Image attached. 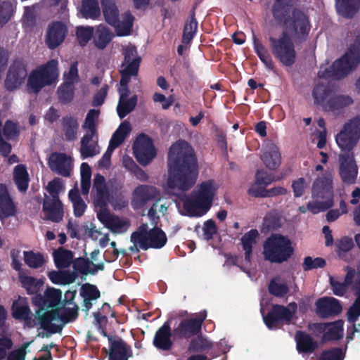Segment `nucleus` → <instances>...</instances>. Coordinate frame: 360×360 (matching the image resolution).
<instances>
[{"label": "nucleus", "instance_id": "1", "mask_svg": "<svg viewBox=\"0 0 360 360\" xmlns=\"http://www.w3.org/2000/svg\"><path fill=\"white\" fill-rule=\"evenodd\" d=\"M197 177V160L193 148L186 141H177L169 151L166 189L168 193L176 195L177 191H186L193 186Z\"/></svg>", "mask_w": 360, "mask_h": 360}, {"label": "nucleus", "instance_id": "2", "mask_svg": "<svg viewBox=\"0 0 360 360\" xmlns=\"http://www.w3.org/2000/svg\"><path fill=\"white\" fill-rule=\"evenodd\" d=\"M359 60L360 36L356 38L349 51L342 58L335 61L329 68L321 67L318 73L319 78L316 81L311 94L314 104L327 110L334 91L321 79H340L349 73Z\"/></svg>", "mask_w": 360, "mask_h": 360}, {"label": "nucleus", "instance_id": "3", "mask_svg": "<svg viewBox=\"0 0 360 360\" xmlns=\"http://www.w3.org/2000/svg\"><path fill=\"white\" fill-rule=\"evenodd\" d=\"M310 30L309 20L300 11H294L284 20L281 36L276 39L270 38L273 54L285 65H292L295 60V43L304 41Z\"/></svg>", "mask_w": 360, "mask_h": 360}, {"label": "nucleus", "instance_id": "4", "mask_svg": "<svg viewBox=\"0 0 360 360\" xmlns=\"http://www.w3.org/2000/svg\"><path fill=\"white\" fill-rule=\"evenodd\" d=\"M167 210L165 204L162 203V200L158 198L148 213L151 224L154 227L150 228L148 224H143L131 234V242L134 244V246L130 248L131 251L139 249L161 248L166 244L167 238L165 233L155 226L160 216L165 215Z\"/></svg>", "mask_w": 360, "mask_h": 360}, {"label": "nucleus", "instance_id": "5", "mask_svg": "<svg viewBox=\"0 0 360 360\" xmlns=\"http://www.w3.org/2000/svg\"><path fill=\"white\" fill-rule=\"evenodd\" d=\"M217 188V184L212 180L202 182L184 200L183 213L194 217L205 214L212 207Z\"/></svg>", "mask_w": 360, "mask_h": 360}, {"label": "nucleus", "instance_id": "6", "mask_svg": "<svg viewBox=\"0 0 360 360\" xmlns=\"http://www.w3.org/2000/svg\"><path fill=\"white\" fill-rule=\"evenodd\" d=\"M312 200L307 203L308 211L318 214L330 207L333 204V186L330 176L317 178L312 186Z\"/></svg>", "mask_w": 360, "mask_h": 360}, {"label": "nucleus", "instance_id": "7", "mask_svg": "<svg viewBox=\"0 0 360 360\" xmlns=\"http://www.w3.org/2000/svg\"><path fill=\"white\" fill-rule=\"evenodd\" d=\"M58 76V61L51 60L30 73L27 82V89L38 93L43 87L56 84Z\"/></svg>", "mask_w": 360, "mask_h": 360}, {"label": "nucleus", "instance_id": "8", "mask_svg": "<svg viewBox=\"0 0 360 360\" xmlns=\"http://www.w3.org/2000/svg\"><path fill=\"white\" fill-rule=\"evenodd\" d=\"M292 252L290 240L281 235H272L264 244V257L272 262L286 261Z\"/></svg>", "mask_w": 360, "mask_h": 360}, {"label": "nucleus", "instance_id": "9", "mask_svg": "<svg viewBox=\"0 0 360 360\" xmlns=\"http://www.w3.org/2000/svg\"><path fill=\"white\" fill-rule=\"evenodd\" d=\"M72 307L52 309L46 313L41 321V327L46 329H59L66 323L74 320L77 316V305L69 303Z\"/></svg>", "mask_w": 360, "mask_h": 360}, {"label": "nucleus", "instance_id": "10", "mask_svg": "<svg viewBox=\"0 0 360 360\" xmlns=\"http://www.w3.org/2000/svg\"><path fill=\"white\" fill-rule=\"evenodd\" d=\"M118 186L116 183L114 185L112 181L110 180L106 182L102 175L96 174L94 179L92 188L94 205L99 207L100 209L104 208L105 205L109 202L110 193H112L114 190H117Z\"/></svg>", "mask_w": 360, "mask_h": 360}, {"label": "nucleus", "instance_id": "11", "mask_svg": "<svg viewBox=\"0 0 360 360\" xmlns=\"http://www.w3.org/2000/svg\"><path fill=\"white\" fill-rule=\"evenodd\" d=\"M12 315L15 319L23 321L26 326L32 328L38 324L41 326V321L46 313L41 314V316L32 314L26 299L19 297L13 304Z\"/></svg>", "mask_w": 360, "mask_h": 360}, {"label": "nucleus", "instance_id": "12", "mask_svg": "<svg viewBox=\"0 0 360 360\" xmlns=\"http://www.w3.org/2000/svg\"><path fill=\"white\" fill-rule=\"evenodd\" d=\"M296 311L297 304L295 302L290 303L287 307L275 305L271 312L264 316V321L269 329H274L278 327L280 322L292 320Z\"/></svg>", "mask_w": 360, "mask_h": 360}, {"label": "nucleus", "instance_id": "13", "mask_svg": "<svg viewBox=\"0 0 360 360\" xmlns=\"http://www.w3.org/2000/svg\"><path fill=\"white\" fill-rule=\"evenodd\" d=\"M97 218L105 228L115 234H122L130 227V221L127 218L112 214L105 208L97 211Z\"/></svg>", "mask_w": 360, "mask_h": 360}, {"label": "nucleus", "instance_id": "14", "mask_svg": "<svg viewBox=\"0 0 360 360\" xmlns=\"http://www.w3.org/2000/svg\"><path fill=\"white\" fill-rule=\"evenodd\" d=\"M131 130L129 122L124 121L121 123L117 129L112 134L109 146L106 152L99 161V166L102 168H108L110 165V158L113 150L117 148L129 136Z\"/></svg>", "mask_w": 360, "mask_h": 360}, {"label": "nucleus", "instance_id": "15", "mask_svg": "<svg viewBox=\"0 0 360 360\" xmlns=\"http://www.w3.org/2000/svg\"><path fill=\"white\" fill-rule=\"evenodd\" d=\"M50 169L64 177L71 176L74 168V160L72 156L63 153H53L48 158Z\"/></svg>", "mask_w": 360, "mask_h": 360}, {"label": "nucleus", "instance_id": "16", "mask_svg": "<svg viewBox=\"0 0 360 360\" xmlns=\"http://www.w3.org/2000/svg\"><path fill=\"white\" fill-rule=\"evenodd\" d=\"M133 149L137 161L143 165L150 162L156 155L152 140L144 134L138 136Z\"/></svg>", "mask_w": 360, "mask_h": 360}, {"label": "nucleus", "instance_id": "17", "mask_svg": "<svg viewBox=\"0 0 360 360\" xmlns=\"http://www.w3.org/2000/svg\"><path fill=\"white\" fill-rule=\"evenodd\" d=\"M206 312L202 311L191 318L181 320L179 325L175 327V333L185 338H189L198 334L201 329L202 323L206 318Z\"/></svg>", "mask_w": 360, "mask_h": 360}, {"label": "nucleus", "instance_id": "18", "mask_svg": "<svg viewBox=\"0 0 360 360\" xmlns=\"http://www.w3.org/2000/svg\"><path fill=\"white\" fill-rule=\"evenodd\" d=\"M27 75L26 66L20 60H15L10 66L4 82L5 87L13 91L20 87Z\"/></svg>", "mask_w": 360, "mask_h": 360}, {"label": "nucleus", "instance_id": "19", "mask_svg": "<svg viewBox=\"0 0 360 360\" xmlns=\"http://www.w3.org/2000/svg\"><path fill=\"white\" fill-rule=\"evenodd\" d=\"M339 174L343 182L352 184L358 175V167L353 153L339 155Z\"/></svg>", "mask_w": 360, "mask_h": 360}, {"label": "nucleus", "instance_id": "20", "mask_svg": "<svg viewBox=\"0 0 360 360\" xmlns=\"http://www.w3.org/2000/svg\"><path fill=\"white\" fill-rule=\"evenodd\" d=\"M129 81L130 80H126L125 77L121 79L120 86L118 87L120 99L117 106V111L120 118H123L130 113L134 109L137 103L136 96H133L129 98H128L129 91L127 84Z\"/></svg>", "mask_w": 360, "mask_h": 360}, {"label": "nucleus", "instance_id": "21", "mask_svg": "<svg viewBox=\"0 0 360 360\" xmlns=\"http://www.w3.org/2000/svg\"><path fill=\"white\" fill-rule=\"evenodd\" d=\"M124 60L122 63L121 74L122 78L130 80L131 77H136L139 70L140 58L136 55V48L128 45L124 49Z\"/></svg>", "mask_w": 360, "mask_h": 360}, {"label": "nucleus", "instance_id": "22", "mask_svg": "<svg viewBox=\"0 0 360 360\" xmlns=\"http://www.w3.org/2000/svg\"><path fill=\"white\" fill-rule=\"evenodd\" d=\"M62 296V292L60 290L55 288H50L46 290L44 296L37 295L34 297V303L39 307V309L37 311V314L41 316V314H45L49 310L44 311L45 309H48L50 307L56 306Z\"/></svg>", "mask_w": 360, "mask_h": 360}, {"label": "nucleus", "instance_id": "23", "mask_svg": "<svg viewBox=\"0 0 360 360\" xmlns=\"http://www.w3.org/2000/svg\"><path fill=\"white\" fill-rule=\"evenodd\" d=\"M315 307L316 314L321 318L337 315L342 310L338 300L332 297H324L317 300Z\"/></svg>", "mask_w": 360, "mask_h": 360}, {"label": "nucleus", "instance_id": "24", "mask_svg": "<svg viewBox=\"0 0 360 360\" xmlns=\"http://www.w3.org/2000/svg\"><path fill=\"white\" fill-rule=\"evenodd\" d=\"M159 193L153 187L146 185H140L133 191L131 204L136 209L143 207L149 200L158 198Z\"/></svg>", "mask_w": 360, "mask_h": 360}, {"label": "nucleus", "instance_id": "25", "mask_svg": "<svg viewBox=\"0 0 360 360\" xmlns=\"http://www.w3.org/2000/svg\"><path fill=\"white\" fill-rule=\"evenodd\" d=\"M68 33L66 25L61 22L51 23L47 30L46 41L50 49H55L65 39Z\"/></svg>", "mask_w": 360, "mask_h": 360}, {"label": "nucleus", "instance_id": "26", "mask_svg": "<svg viewBox=\"0 0 360 360\" xmlns=\"http://www.w3.org/2000/svg\"><path fill=\"white\" fill-rule=\"evenodd\" d=\"M262 159L266 167L270 169H275L279 167L281 162V155L278 147L272 142H267Z\"/></svg>", "mask_w": 360, "mask_h": 360}, {"label": "nucleus", "instance_id": "27", "mask_svg": "<svg viewBox=\"0 0 360 360\" xmlns=\"http://www.w3.org/2000/svg\"><path fill=\"white\" fill-rule=\"evenodd\" d=\"M357 276L360 277V273H356L352 269H348L344 283H340L333 276H330V283L333 293L338 296H342L348 287H350L352 290V285L358 286L356 279Z\"/></svg>", "mask_w": 360, "mask_h": 360}, {"label": "nucleus", "instance_id": "28", "mask_svg": "<svg viewBox=\"0 0 360 360\" xmlns=\"http://www.w3.org/2000/svg\"><path fill=\"white\" fill-rule=\"evenodd\" d=\"M16 212L15 205L11 200L6 187L0 184V220L4 221L14 216Z\"/></svg>", "mask_w": 360, "mask_h": 360}, {"label": "nucleus", "instance_id": "29", "mask_svg": "<svg viewBox=\"0 0 360 360\" xmlns=\"http://www.w3.org/2000/svg\"><path fill=\"white\" fill-rule=\"evenodd\" d=\"M45 217L55 222L62 220L63 210L62 203L58 198H46L43 205Z\"/></svg>", "mask_w": 360, "mask_h": 360}, {"label": "nucleus", "instance_id": "30", "mask_svg": "<svg viewBox=\"0 0 360 360\" xmlns=\"http://www.w3.org/2000/svg\"><path fill=\"white\" fill-rule=\"evenodd\" d=\"M318 328V330L323 333V339L324 340H338L343 336L344 330L342 321L319 324Z\"/></svg>", "mask_w": 360, "mask_h": 360}, {"label": "nucleus", "instance_id": "31", "mask_svg": "<svg viewBox=\"0 0 360 360\" xmlns=\"http://www.w3.org/2000/svg\"><path fill=\"white\" fill-rule=\"evenodd\" d=\"M113 37L114 34L104 25H99L94 29L93 42L99 49H104Z\"/></svg>", "mask_w": 360, "mask_h": 360}, {"label": "nucleus", "instance_id": "32", "mask_svg": "<svg viewBox=\"0 0 360 360\" xmlns=\"http://www.w3.org/2000/svg\"><path fill=\"white\" fill-rule=\"evenodd\" d=\"M96 134H85L81 139L80 153L83 158L96 155L100 153L97 140L94 139Z\"/></svg>", "mask_w": 360, "mask_h": 360}, {"label": "nucleus", "instance_id": "33", "mask_svg": "<svg viewBox=\"0 0 360 360\" xmlns=\"http://www.w3.org/2000/svg\"><path fill=\"white\" fill-rule=\"evenodd\" d=\"M358 135L342 129L336 136V143L342 152H350L356 145L359 140Z\"/></svg>", "mask_w": 360, "mask_h": 360}, {"label": "nucleus", "instance_id": "34", "mask_svg": "<svg viewBox=\"0 0 360 360\" xmlns=\"http://www.w3.org/2000/svg\"><path fill=\"white\" fill-rule=\"evenodd\" d=\"M153 342L155 347L164 350H167L171 347V331L168 321L165 323L156 332Z\"/></svg>", "mask_w": 360, "mask_h": 360}, {"label": "nucleus", "instance_id": "35", "mask_svg": "<svg viewBox=\"0 0 360 360\" xmlns=\"http://www.w3.org/2000/svg\"><path fill=\"white\" fill-rule=\"evenodd\" d=\"M13 176L18 189L21 192H25L30 181L26 166L22 164L16 165L13 169Z\"/></svg>", "mask_w": 360, "mask_h": 360}, {"label": "nucleus", "instance_id": "36", "mask_svg": "<svg viewBox=\"0 0 360 360\" xmlns=\"http://www.w3.org/2000/svg\"><path fill=\"white\" fill-rule=\"evenodd\" d=\"M259 236V232L256 229H251L245 233L240 239L243 250L245 252V258L248 262L250 261L252 250L257 245Z\"/></svg>", "mask_w": 360, "mask_h": 360}, {"label": "nucleus", "instance_id": "37", "mask_svg": "<svg viewBox=\"0 0 360 360\" xmlns=\"http://www.w3.org/2000/svg\"><path fill=\"white\" fill-rule=\"evenodd\" d=\"M74 269L76 271L83 274H94L99 270H103L104 265L103 262L94 263L89 259L79 258L73 263Z\"/></svg>", "mask_w": 360, "mask_h": 360}, {"label": "nucleus", "instance_id": "38", "mask_svg": "<svg viewBox=\"0 0 360 360\" xmlns=\"http://www.w3.org/2000/svg\"><path fill=\"white\" fill-rule=\"evenodd\" d=\"M134 22V17L130 13L126 12L122 15L121 20L119 18L115 25L116 34L120 37L127 36L131 34Z\"/></svg>", "mask_w": 360, "mask_h": 360}, {"label": "nucleus", "instance_id": "39", "mask_svg": "<svg viewBox=\"0 0 360 360\" xmlns=\"http://www.w3.org/2000/svg\"><path fill=\"white\" fill-rule=\"evenodd\" d=\"M80 294L83 297V307L86 311H89L93 305V302L100 297L99 290L96 286L90 284L84 285Z\"/></svg>", "mask_w": 360, "mask_h": 360}, {"label": "nucleus", "instance_id": "40", "mask_svg": "<svg viewBox=\"0 0 360 360\" xmlns=\"http://www.w3.org/2000/svg\"><path fill=\"white\" fill-rule=\"evenodd\" d=\"M359 6L360 0H336L338 12L347 18L353 16Z\"/></svg>", "mask_w": 360, "mask_h": 360}, {"label": "nucleus", "instance_id": "41", "mask_svg": "<svg viewBox=\"0 0 360 360\" xmlns=\"http://www.w3.org/2000/svg\"><path fill=\"white\" fill-rule=\"evenodd\" d=\"M110 341L109 360H127L128 349L126 344L121 340H110Z\"/></svg>", "mask_w": 360, "mask_h": 360}, {"label": "nucleus", "instance_id": "42", "mask_svg": "<svg viewBox=\"0 0 360 360\" xmlns=\"http://www.w3.org/2000/svg\"><path fill=\"white\" fill-rule=\"evenodd\" d=\"M356 279L358 286L352 285V291L357 298L347 311L348 321L351 323H354L360 316V277L357 276Z\"/></svg>", "mask_w": 360, "mask_h": 360}, {"label": "nucleus", "instance_id": "43", "mask_svg": "<svg viewBox=\"0 0 360 360\" xmlns=\"http://www.w3.org/2000/svg\"><path fill=\"white\" fill-rule=\"evenodd\" d=\"M68 197L72 203L75 216L77 217H82L86 209V205L80 197L76 186L70 191Z\"/></svg>", "mask_w": 360, "mask_h": 360}, {"label": "nucleus", "instance_id": "44", "mask_svg": "<svg viewBox=\"0 0 360 360\" xmlns=\"http://www.w3.org/2000/svg\"><path fill=\"white\" fill-rule=\"evenodd\" d=\"M103 12L105 21L115 25L119 18V11L113 0H102Z\"/></svg>", "mask_w": 360, "mask_h": 360}, {"label": "nucleus", "instance_id": "45", "mask_svg": "<svg viewBox=\"0 0 360 360\" xmlns=\"http://www.w3.org/2000/svg\"><path fill=\"white\" fill-rule=\"evenodd\" d=\"M295 340L299 352H312L317 346L316 342L311 338L302 332L296 334Z\"/></svg>", "mask_w": 360, "mask_h": 360}, {"label": "nucleus", "instance_id": "46", "mask_svg": "<svg viewBox=\"0 0 360 360\" xmlns=\"http://www.w3.org/2000/svg\"><path fill=\"white\" fill-rule=\"evenodd\" d=\"M352 98L348 95H335L333 92L327 111H336L346 108L353 103Z\"/></svg>", "mask_w": 360, "mask_h": 360}, {"label": "nucleus", "instance_id": "47", "mask_svg": "<svg viewBox=\"0 0 360 360\" xmlns=\"http://www.w3.org/2000/svg\"><path fill=\"white\" fill-rule=\"evenodd\" d=\"M19 279L22 285L26 289L29 294L36 293L43 284L41 280H36L22 271L19 272Z\"/></svg>", "mask_w": 360, "mask_h": 360}, {"label": "nucleus", "instance_id": "48", "mask_svg": "<svg viewBox=\"0 0 360 360\" xmlns=\"http://www.w3.org/2000/svg\"><path fill=\"white\" fill-rule=\"evenodd\" d=\"M53 258L58 268H65L72 262L73 255L70 250L59 248L53 252Z\"/></svg>", "mask_w": 360, "mask_h": 360}, {"label": "nucleus", "instance_id": "49", "mask_svg": "<svg viewBox=\"0 0 360 360\" xmlns=\"http://www.w3.org/2000/svg\"><path fill=\"white\" fill-rule=\"evenodd\" d=\"M80 11L84 18L92 19L96 18L101 13L96 0H83Z\"/></svg>", "mask_w": 360, "mask_h": 360}, {"label": "nucleus", "instance_id": "50", "mask_svg": "<svg viewBox=\"0 0 360 360\" xmlns=\"http://www.w3.org/2000/svg\"><path fill=\"white\" fill-rule=\"evenodd\" d=\"M63 130L67 140L73 141L77 139L79 124L75 118L69 117L63 119Z\"/></svg>", "mask_w": 360, "mask_h": 360}, {"label": "nucleus", "instance_id": "51", "mask_svg": "<svg viewBox=\"0 0 360 360\" xmlns=\"http://www.w3.org/2000/svg\"><path fill=\"white\" fill-rule=\"evenodd\" d=\"M99 115V110L92 109L88 112L84 123L82 125L83 129L86 131V134H96V124Z\"/></svg>", "mask_w": 360, "mask_h": 360}, {"label": "nucleus", "instance_id": "52", "mask_svg": "<svg viewBox=\"0 0 360 360\" xmlns=\"http://www.w3.org/2000/svg\"><path fill=\"white\" fill-rule=\"evenodd\" d=\"M80 174H81V191L84 195H87L89 192L91 187V169L89 165L83 162L80 167Z\"/></svg>", "mask_w": 360, "mask_h": 360}, {"label": "nucleus", "instance_id": "53", "mask_svg": "<svg viewBox=\"0 0 360 360\" xmlns=\"http://www.w3.org/2000/svg\"><path fill=\"white\" fill-rule=\"evenodd\" d=\"M49 278L55 284L65 285L73 283L77 275L75 273L51 271L49 273Z\"/></svg>", "mask_w": 360, "mask_h": 360}, {"label": "nucleus", "instance_id": "54", "mask_svg": "<svg viewBox=\"0 0 360 360\" xmlns=\"http://www.w3.org/2000/svg\"><path fill=\"white\" fill-rule=\"evenodd\" d=\"M269 292L276 297H283L288 291L285 281L281 278H274L269 286Z\"/></svg>", "mask_w": 360, "mask_h": 360}, {"label": "nucleus", "instance_id": "55", "mask_svg": "<svg viewBox=\"0 0 360 360\" xmlns=\"http://www.w3.org/2000/svg\"><path fill=\"white\" fill-rule=\"evenodd\" d=\"M15 5L11 1L0 3V26L4 25L11 19L14 12Z\"/></svg>", "mask_w": 360, "mask_h": 360}, {"label": "nucleus", "instance_id": "56", "mask_svg": "<svg viewBox=\"0 0 360 360\" xmlns=\"http://www.w3.org/2000/svg\"><path fill=\"white\" fill-rule=\"evenodd\" d=\"M254 48L257 56L264 65L269 68H272L273 63L268 51L255 38H254Z\"/></svg>", "mask_w": 360, "mask_h": 360}, {"label": "nucleus", "instance_id": "57", "mask_svg": "<svg viewBox=\"0 0 360 360\" xmlns=\"http://www.w3.org/2000/svg\"><path fill=\"white\" fill-rule=\"evenodd\" d=\"M309 181L303 177L294 180L291 184V188L295 198H300L304 195L309 188Z\"/></svg>", "mask_w": 360, "mask_h": 360}, {"label": "nucleus", "instance_id": "58", "mask_svg": "<svg viewBox=\"0 0 360 360\" xmlns=\"http://www.w3.org/2000/svg\"><path fill=\"white\" fill-rule=\"evenodd\" d=\"M94 27H78L76 31L77 39L81 46H85L93 38Z\"/></svg>", "mask_w": 360, "mask_h": 360}, {"label": "nucleus", "instance_id": "59", "mask_svg": "<svg viewBox=\"0 0 360 360\" xmlns=\"http://www.w3.org/2000/svg\"><path fill=\"white\" fill-rule=\"evenodd\" d=\"M197 27H198V23L193 18H191V19L187 20V22L185 25L184 34H183V43L184 44H188L190 43V41L192 40V39L193 38V37L195 34Z\"/></svg>", "mask_w": 360, "mask_h": 360}, {"label": "nucleus", "instance_id": "60", "mask_svg": "<svg viewBox=\"0 0 360 360\" xmlns=\"http://www.w3.org/2000/svg\"><path fill=\"white\" fill-rule=\"evenodd\" d=\"M63 83L75 85L79 81L77 70V63H72L67 71L63 74Z\"/></svg>", "mask_w": 360, "mask_h": 360}, {"label": "nucleus", "instance_id": "61", "mask_svg": "<svg viewBox=\"0 0 360 360\" xmlns=\"http://www.w3.org/2000/svg\"><path fill=\"white\" fill-rule=\"evenodd\" d=\"M59 98L63 102H69L74 98V85L63 83L58 89Z\"/></svg>", "mask_w": 360, "mask_h": 360}, {"label": "nucleus", "instance_id": "62", "mask_svg": "<svg viewBox=\"0 0 360 360\" xmlns=\"http://www.w3.org/2000/svg\"><path fill=\"white\" fill-rule=\"evenodd\" d=\"M24 260L31 268H38L44 263L42 256L33 252H24Z\"/></svg>", "mask_w": 360, "mask_h": 360}, {"label": "nucleus", "instance_id": "63", "mask_svg": "<svg viewBox=\"0 0 360 360\" xmlns=\"http://www.w3.org/2000/svg\"><path fill=\"white\" fill-rule=\"evenodd\" d=\"M64 185L63 181L59 178H55L46 186V190L52 196L51 199L58 198V195L60 191H64Z\"/></svg>", "mask_w": 360, "mask_h": 360}, {"label": "nucleus", "instance_id": "64", "mask_svg": "<svg viewBox=\"0 0 360 360\" xmlns=\"http://www.w3.org/2000/svg\"><path fill=\"white\" fill-rule=\"evenodd\" d=\"M344 352L340 348H334L323 352L320 360H343Z\"/></svg>", "mask_w": 360, "mask_h": 360}]
</instances>
